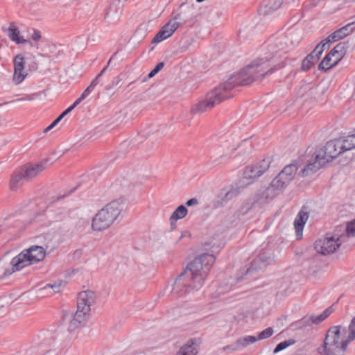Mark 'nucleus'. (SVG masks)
Returning <instances> with one entry per match:
<instances>
[{
    "label": "nucleus",
    "mask_w": 355,
    "mask_h": 355,
    "mask_svg": "<svg viewBox=\"0 0 355 355\" xmlns=\"http://www.w3.org/2000/svg\"><path fill=\"white\" fill-rule=\"evenodd\" d=\"M41 32L37 30H34L31 34V39L35 42H37L41 39Z\"/></svg>",
    "instance_id": "obj_41"
},
{
    "label": "nucleus",
    "mask_w": 355,
    "mask_h": 355,
    "mask_svg": "<svg viewBox=\"0 0 355 355\" xmlns=\"http://www.w3.org/2000/svg\"><path fill=\"white\" fill-rule=\"evenodd\" d=\"M33 99V98L30 97L29 96H26L24 98H22L21 100L22 101H31Z\"/></svg>",
    "instance_id": "obj_45"
},
{
    "label": "nucleus",
    "mask_w": 355,
    "mask_h": 355,
    "mask_svg": "<svg viewBox=\"0 0 355 355\" xmlns=\"http://www.w3.org/2000/svg\"><path fill=\"white\" fill-rule=\"evenodd\" d=\"M96 293L90 290H87L79 293L77 299L78 309L71 321V325H76V323H80L85 317L89 313L91 306L96 300Z\"/></svg>",
    "instance_id": "obj_7"
},
{
    "label": "nucleus",
    "mask_w": 355,
    "mask_h": 355,
    "mask_svg": "<svg viewBox=\"0 0 355 355\" xmlns=\"http://www.w3.org/2000/svg\"><path fill=\"white\" fill-rule=\"evenodd\" d=\"M274 333L272 328L268 327L261 332L259 333V336L257 337V340H263L268 338H270Z\"/></svg>",
    "instance_id": "obj_37"
},
{
    "label": "nucleus",
    "mask_w": 355,
    "mask_h": 355,
    "mask_svg": "<svg viewBox=\"0 0 355 355\" xmlns=\"http://www.w3.org/2000/svg\"><path fill=\"white\" fill-rule=\"evenodd\" d=\"M342 237L327 234L315 242L314 248L318 253L324 255L332 254L340 246Z\"/></svg>",
    "instance_id": "obj_8"
},
{
    "label": "nucleus",
    "mask_w": 355,
    "mask_h": 355,
    "mask_svg": "<svg viewBox=\"0 0 355 355\" xmlns=\"http://www.w3.org/2000/svg\"><path fill=\"white\" fill-rule=\"evenodd\" d=\"M350 329L352 331V338H355V317L350 322Z\"/></svg>",
    "instance_id": "obj_42"
},
{
    "label": "nucleus",
    "mask_w": 355,
    "mask_h": 355,
    "mask_svg": "<svg viewBox=\"0 0 355 355\" xmlns=\"http://www.w3.org/2000/svg\"><path fill=\"white\" fill-rule=\"evenodd\" d=\"M92 92V89H91L89 87H87L84 92L82 93L80 96L78 98L75 102L78 105L80 104L91 92Z\"/></svg>",
    "instance_id": "obj_39"
},
{
    "label": "nucleus",
    "mask_w": 355,
    "mask_h": 355,
    "mask_svg": "<svg viewBox=\"0 0 355 355\" xmlns=\"http://www.w3.org/2000/svg\"><path fill=\"white\" fill-rule=\"evenodd\" d=\"M78 104L74 101V103L69 106L67 110H65L58 118H56L49 125H48L44 129V132H47L51 129H53L60 121L67 114H68L70 112H71Z\"/></svg>",
    "instance_id": "obj_32"
},
{
    "label": "nucleus",
    "mask_w": 355,
    "mask_h": 355,
    "mask_svg": "<svg viewBox=\"0 0 355 355\" xmlns=\"http://www.w3.org/2000/svg\"><path fill=\"white\" fill-rule=\"evenodd\" d=\"M289 184L286 178L279 173L271 182L270 187L275 191H280L288 187Z\"/></svg>",
    "instance_id": "obj_23"
},
{
    "label": "nucleus",
    "mask_w": 355,
    "mask_h": 355,
    "mask_svg": "<svg viewBox=\"0 0 355 355\" xmlns=\"http://www.w3.org/2000/svg\"><path fill=\"white\" fill-rule=\"evenodd\" d=\"M326 45L327 43L320 42L314 49V50L303 60L302 63V69L304 71L309 70L318 61L320 56L324 50V46Z\"/></svg>",
    "instance_id": "obj_15"
},
{
    "label": "nucleus",
    "mask_w": 355,
    "mask_h": 355,
    "mask_svg": "<svg viewBox=\"0 0 355 355\" xmlns=\"http://www.w3.org/2000/svg\"><path fill=\"white\" fill-rule=\"evenodd\" d=\"M230 97L226 92V88L220 85L214 88L207 94L205 99L198 101L191 107V112L194 114H199L212 109L216 105L219 104Z\"/></svg>",
    "instance_id": "obj_6"
},
{
    "label": "nucleus",
    "mask_w": 355,
    "mask_h": 355,
    "mask_svg": "<svg viewBox=\"0 0 355 355\" xmlns=\"http://www.w3.org/2000/svg\"><path fill=\"white\" fill-rule=\"evenodd\" d=\"M78 104L74 101V103L69 106L67 110H65L58 118H56L49 125H48L44 129V132H47L51 129H53L60 121L67 114H68L70 112H71Z\"/></svg>",
    "instance_id": "obj_28"
},
{
    "label": "nucleus",
    "mask_w": 355,
    "mask_h": 355,
    "mask_svg": "<svg viewBox=\"0 0 355 355\" xmlns=\"http://www.w3.org/2000/svg\"><path fill=\"white\" fill-rule=\"evenodd\" d=\"M257 341V338L256 336H246L239 338L236 343H234V349H240L241 348L245 347L250 344H253Z\"/></svg>",
    "instance_id": "obj_24"
},
{
    "label": "nucleus",
    "mask_w": 355,
    "mask_h": 355,
    "mask_svg": "<svg viewBox=\"0 0 355 355\" xmlns=\"http://www.w3.org/2000/svg\"><path fill=\"white\" fill-rule=\"evenodd\" d=\"M284 0H264V6L267 12L277 10L282 4Z\"/></svg>",
    "instance_id": "obj_34"
},
{
    "label": "nucleus",
    "mask_w": 355,
    "mask_h": 355,
    "mask_svg": "<svg viewBox=\"0 0 355 355\" xmlns=\"http://www.w3.org/2000/svg\"><path fill=\"white\" fill-rule=\"evenodd\" d=\"M294 343L295 340L292 339L281 342L276 346L275 349H274V353H277L282 350H284L288 347L293 345Z\"/></svg>",
    "instance_id": "obj_36"
},
{
    "label": "nucleus",
    "mask_w": 355,
    "mask_h": 355,
    "mask_svg": "<svg viewBox=\"0 0 355 355\" xmlns=\"http://www.w3.org/2000/svg\"><path fill=\"white\" fill-rule=\"evenodd\" d=\"M215 261V257L209 254H203L196 257L176 279L173 292L178 295H183L200 289Z\"/></svg>",
    "instance_id": "obj_1"
},
{
    "label": "nucleus",
    "mask_w": 355,
    "mask_h": 355,
    "mask_svg": "<svg viewBox=\"0 0 355 355\" xmlns=\"http://www.w3.org/2000/svg\"><path fill=\"white\" fill-rule=\"evenodd\" d=\"M277 56H281V53H279L275 47H271L263 56L252 61L239 73L231 76L222 85L223 87L226 88V92L228 94V92L236 86L249 85L256 79L272 73L273 69L270 67L276 62Z\"/></svg>",
    "instance_id": "obj_2"
},
{
    "label": "nucleus",
    "mask_w": 355,
    "mask_h": 355,
    "mask_svg": "<svg viewBox=\"0 0 355 355\" xmlns=\"http://www.w3.org/2000/svg\"><path fill=\"white\" fill-rule=\"evenodd\" d=\"M322 161L321 157H319L317 153L314 157H311L305 167L300 171V175L302 178H305L315 173L327 164L325 162Z\"/></svg>",
    "instance_id": "obj_14"
},
{
    "label": "nucleus",
    "mask_w": 355,
    "mask_h": 355,
    "mask_svg": "<svg viewBox=\"0 0 355 355\" xmlns=\"http://www.w3.org/2000/svg\"><path fill=\"white\" fill-rule=\"evenodd\" d=\"M198 201L196 198H191L187 201L186 205L189 207L197 205Z\"/></svg>",
    "instance_id": "obj_43"
},
{
    "label": "nucleus",
    "mask_w": 355,
    "mask_h": 355,
    "mask_svg": "<svg viewBox=\"0 0 355 355\" xmlns=\"http://www.w3.org/2000/svg\"><path fill=\"white\" fill-rule=\"evenodd\" d=\"M354 339L352 338L350 324L348 334L345 327H332L328 330L323 345L319 348V352L322 355H342L347 345Z\"/></svg>",
    "instance_id": "obj_3"
},
{
    "label": "nucleus",
    "mask_w": 355,
    "mask_h": 355,
    "mask_svg": "<svg viewBox=\"0 0 355 355\" xmlns=\"http://www.w3.org/2000/svg\"><path fill=\"white\" fill-rule=\"evenodd\" d=\"M24 180H26L25 175L23 174L21 168H19L11 176L10 180V189L17 191L23 184Z\"/></svg>",
    "instance_id": "obj_19"
},
{
    "label": "nucleus",
    "mask_w": 355,
    "mask_h": 355,
    "mask_svg": "<svg viewBox=\"0 0 355 355\" xmlns=\"http://www.w3.org/2000/svg\"><path fill=\"white\" fill-rule=\"evenodd\" d=\"M347 234L348 236H353L355 234V219L349 223L346 228Z\"/></svg>",
    "instance_id": "obj_38"
},
{
    "label": "nucleus",
    "mask_w": 355,
    "mask_h": 355,
    "mask_svg": "<svg viewBox=\"0 0 355 355\" xmlns=\"http://www.w3.org/2000/svg\"><path fill=\"white\" fill-rule=\"evenodd\" d=\"M78 104L74 101V103L69 106L67 110H65L58 118H56L49 125H48L44 129V132H47L51 129H53L60 121L67 114H68L70 112H71Z\"/></svg>",
    "instance_id": "obj_29"
},
{
    "label": "nucleus",
    "mask_w": 355,
    "mask_h": 355,
    "mask_svg": "<svg viewBox=\"0 0 355 355\" xmlns=\"http://www.w3.org/2000/svg\"><path fill=\"white\" fill-rule=\"evenodd\" d=\"M197 353L196 343L190 340L180 347L176 355H196Z\"/></svg>",
    "instance_id": "obj_22"
},
{
    "label": "nucleus",
    "mask_w": 355,
    "mask_h": 355,
    "mask_svg": "<svg viewBox=\"0 0 355 355\" xmlns=\"http://www.w3.org/2000/svg\"><path fill=\"white\" fill-rule=\"evenodd\" d=\"M317 153L319 157H321L322 162H325L327 164L343 153V151L339 140L336 139L328 141Z\"/></svg>",
    "instance_id": "obj_10"
},
{
    "label": "nucleus",
    "mask_w": 355,
    "mask_h": 355,
    "mask_svg": "<svg viewBox=\"0 0 355 355\" xmlns=\"http://www.w3.org/2000/svg\"><path fill=\"white\" fill-rule=\"evenodd\" d=\"M78 104L74 101V103L69 106L67 110H65L58 118H56L49 125H48L44 129V132H47L51 129H53L60 121L67 114H68L70 112H71Z\"/></svg>",
    "instance_id": "obj_30"
},
{
    "label": "nucleus",
    "mask_w": 355,
    "mask_h": 355,
    "mask_svg": "<svg viewBox=\"0 0 355 355\" xmlns=\"http://www.w3.org/2000/svg\"><path fill=\"white\" fill-rule=\"evenodd\" d=\"M78 104L74 101V103L69 106L67 110H65L58 118H56L49 125H48L44 129V132H47L51 129H53L60 121L67 114H68L70 112H71Z\"/></svg>",
    "instance_id": "obj_27"
},
{
    "label": "nucleus",
    "mask_w": 355,
    "mask_h": 355,
    "mask_svg": "<svg viewBox=\"0 0 355 355\" xmlns=\"http://www.w3.org/2000/svg\"><path fill=\"white\" fill-rule=\"evenodd\" d=\"M188 210L184 205L179 206L172 214L170 220L176 221L184 218L187 214Z\"/></svg>",
    "instance_id": "obj_33"
},
{
    "label": "nucleus",
    "mask_w": 355,
    "mask_h": 355,
    "mask_svg": "<svg viewBox=\"0 0 355 355\" xmlns=\"http://www.w3.org/2000/svg\"><path fill=\"white\" fill-rule=\"evenodd\" d=\"M14 73L12 80L15 84H20L27 76L25 71V58L21 54L17 55L13 60Z\"/></svg>",
    "instance_id": "obj_11"
},
{
    "label": "nucleus",
    "mask_w": 355,
    "mask_h": 355,
    "mask_svg": "<svg viewBox=\"0 0 355 355\" xmlns=\"http://www.w3.org/2000/svg\"><path fill=\"white\" fill-rule=\"evenodd\" d=\"M23 174L25 175L26 180H31L35 178L41 173L44 169V164H31L20 167Z\"/></svg>",
    "instance_id": "obj_16"
},
{
    "label": "nucleus",
    "mask_w": 355,
    "mask_h": 355,
    "mask_svg": "<svg viewBox=\"0 0 355 355\" xmlns=\"http://www.w3.org/2000/svg\"><path fill=\"white\" fill-rule=\"evenodd\" d=\"M61 288V284H46L40 289L42 295L51 296L54 293H59Z\"/></svg>",
    "instance_id": "obj_26"
},
{
    "label": "nucleus",
    "mask_w": 355,
    "mask_h": 355,
    "mask_svg": "<svg viewBox=\"0 0 355 355\" xmlns=\"http://www.w3.org/2000/svg\"><path fill=\"white\" fill-rule=\"evenodd\" d=\"M46 256V250L42 246L32 245L28 249L24 250L19 254L13 257L10 263V270H6L4 275H10L19 271L25 267L37 263L42 261Z\"/></svg>",
    "instance_id": "obj_5"
},
{
    "label": "nucleus",
    "mask_w": 355,
    "mask_h": 355,
    "mask_svg": "<svg viewBox=\"0 0 355 355\" xmlns=\"http://www.w3.org/2000/svg\"><path fill=\"white\" fill-rule=\"evenodd\" d=\"M163 62H159L155 67L148 73V77H153L158 71H159L164 67Z\"/></svg>",
    "instance_id": "obj_40"
},
{
    "label": "nucleus",
    "mask_w": 355,
    "mask_h": 355,
    "mask_svg": "<svg viewBox=\"0 0 355 355\" xmlns=\"http://www.w3.org/2000/svg\"><path fill=\"white\" fill-rule=\"evenodd\" d=\"M353 31V24H349L337 30L328 37V42H334L342 40L350 35Z\"/></svg>",
    "instance_id": "obj_18"
},
{
    "label": "nucleus",
    "mask_w": 355,
    "mask_h": 355,
    "mask_svg": "<svg viewBox=\"0 0 355 355\" xmlns=\"http://www.w3.org/2000/svg\"><path fill=\"white\" fill-rule=\"evenodd\" d=\"M178 26L179 24L176 21H168L164 26L162 27L160 31L154 37L152 40V43H159L162 41L170 37L178 29Z\"/></svg>",
    "instance_id": "obj_13"
},
{
    "label": "nucleus",
    "mask_w": 355,
    "mask_h": 355,
    "mask_svg": "<svg viewBox=\"0 0 355 355\" xmlns=\"http://www.w3.org/2000/svg\"><path fill=\"white\" fill-rule=\"evenodd\" d=\"M331 311L330 309H325L321 314L318 315H313L311 317V320L313 323H320L324 320L330 314Z\"/></svg>",
    "instance_id": "obj_35"
},
{
    "label": "nucleus",
    "mask_w": 355,
    "mask_h": 355,
    "mask_svg": "<svg viewBox=\"0 0 355 355\" xmlns=\"http://www.w3.org/2000/svg\"><path fill=\"white\" fill-rule=\"evenodd\" d=\"M97 85V82H96V80H94L92 81V83H90L89 86L88 87H89L91 89H94V88Z\"/></svg>",
    "instance_id": "obj_44"
},
{
    "label": "nucleus",
    "mask_w": 355,
    "mask_h": 355,
    "mask_svg": "<svg viewBox=\"0 0 355 355\" xmlns=\"http://www.w3.org/2000/svg\"><path fill=\"white\" fill-rule=\"evenodd\" d=\"M298 167L296 164H291L288 165H286L281 171L279 173L281 175L286 178L287 181H288L290 183L293 180L297 171Z\"/></svg>",
    "instance_id": "obj_21"
},
{
    "label": "nucleus",
    "mask_w": 355,
    "mask_h": 355,
    "mask_svg": "<svg viewBox=\"0 0 355 355\" xmlns=\"http://www.w3.org/2000/svg\"><path fill=\"white\" fill-rule=\"evenodd\" d=\"M270 161L268 159H263L259 163L248 166L244 172L246 178L252 179L261 176L269 168Z\"/></svg>",
    "instance_id": "obj_12"
},
{
    "label": "nucleus",
    "mask_w": 355,
    "mask_h": 355,
    "mask_svg": "<svg viewBox=\"0 0 355 355\" xmlns=\"http://www.w3.org/2000/svg\"><path fill=\"white\" fill-rule=\"evenodd\" d=\"M345 54V45L343 44H337L322 60L319 64L320 70L327 71L338 64Z\"/></svg>",
    "instance_id": "obj_9"
},
{
    "label": "nucleus",
    "mask_w": 355,
    "mask_h": 355,
    "mask_svg": "<svg viewBox=\"0 0 355 355\" xmlns=\"http://www.w3.org/2000/svg\"><path fill=\"white\" fill-rule=\"evenodd\" d=\"M344 152L355 148V134L348 135L345 139H338Z\"/></svg>",
    "instance_id": "obj_25"
},
{
    "label": "nucleus",
    "mask_w": 355,
    "mask_h": 355,
    "mask_svg": "<svg viewBox=\"0 0 355 355\" xmlns=\"http://www.w3.org/2000/svg\"><path fill=\"white\" fill-rule=\"evenodd\" d=\"M309 218V214L307 211L302 209L297 214L294 221V227L296 233V237L297 239H301L303 234V229Z\"/></svg>",
    "instance_id": "obj_17"
},
{
    "label": "nucleus",
    "mask_w": 355,
    "mask_h": 355,
    "mask_svg": "<svg viewBox=\"0 0 355 355\" xmlns=\"http://www.w3.org/2000/svg\"><path fill=\"white\" fill-rule=\"evenodd\" d=\"M78 104L74 101V103L69 106L67 110H65L58 118H56L49 125H48L44 129V132H47L51 129H53L60 121L67 114H68L70 112H71Z\"/></svg>",
    "instance_id": "obj_31"
},
{
    "label": "nucleus",
    "mask_w": 355,
    "mask_h": 355,
    "mask_svg": "<svg viewBox=\"0 0 355 355\" xmlns=\"http://www.w3.org/2000/svg\"><path fill=\"white\" fill-rule=\"evenodd\" d=\"M8 35L11 41L17 44H25L27 42L26 40L21 35L20 31L14 24H10L8 28Z\"/></svg>",
    "instance_id": "obj_20"
},
{
    "label": "nucleus",
    "mask_w": 355,
    "mask_h": 355,
    "mask_svg": "<svg viewBox=\"0 0 355 355\" xmlns=\"http://www.w3.org/2000/svg\"><path fill=\"white\" fill-rule=\"evenodd\" d=\"M123 200H114L107 203L94 215L92 221V229L102 232L108 229L117 220L123 210Z\"/></svg>",
    "instance_id": "obj_4"
}]
</instances>
